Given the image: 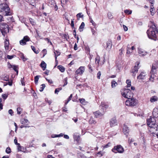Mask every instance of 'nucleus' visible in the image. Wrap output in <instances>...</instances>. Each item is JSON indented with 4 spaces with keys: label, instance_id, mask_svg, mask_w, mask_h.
Listing matches in <instances>:
<instances>
[{
    "label": "nucleus",
    "instance_id": "obj_45",
    "mask_svg": "<svg viewBox=\"0 0 158 158\" xmlns=\"http://www.w3.org/2000/svg\"><path fill=\"white\" fill-rule=\"evenodd\" d=\"M124 12L128 15H130L131 14L132 12L131 10H124Z\"/></svg>",
    "mask_w": 158,
    "mask_h": 158
},
{
    "label": "nucleus",
    "instance_id": "obj_31",
    "mask_svg": "<svg viewBox=\"0 0 158 158\" xmlns=\"http://www.w3.org/2000/svg\"><path fill=\"white\" fill-rule=\"evenodd\" d=\"M153 66L155 67V69H156L158 68V60L155 61V63L152 64V68H153Z\"/></svg>",
    "mask_w": 158,
    "mask_h": 158
},
{
    "label": "nucleus",
    "instance_id": "obj_40",
    "mask_svg": "<svg viewBox=\"0 0 158 158\" xmlns=\"http://www.w3.org/2000/svg\"><path fill=\"white\" fill-rule=\"evenodd\" d=\"M126 82L127 84V87H129L131 86V81L129 80H127L126 81Z\"/></svg>",
    "mask_w": 158,
    "mask_h": 158
},
{
    "label": "nucleus",
    "instance_id": "obj_18",
    "mask_svg": "<svg viewBox=\"0 0 158 158\" xmlns=\"http://www.w3.org/2000/svg\"><path fill=\"white\" fill-rule=\"evenodd\" d=\"M111 48V42L110 41H108L106 43V49L108 51L110 50Z\"/></svg>",
    "mask_w": 158,
    "mask_h": 158
},
{
    "label": "nucleus",
    "instance_id": "obj_11",
    "mask_svg": "<svg viewBox=\"0 0 158 158\" xmlns=\"http://www.w3.org/2000/svg\"><path fill=\"white\" fill-rule=\"evenodd\" d=\"M138 53L140 56H143L146 55L147 53V52L144 51L143 49L138 48Z\"/></svg>",
    "mask_w": 158,
    "mask_h": 158
},
{
    "label": "nucleus",
    "instance_id": "obj_28",
    "mask_svg": "<svg viewBox=\"0 0 158 158\" xmlns=\"http://www.w3.org/2000/svg\"><path fill=\"white\" fill-rule=\"evenodd\" d=\"M40 77V75H37L34 78V81L36 84H37L39 78Z\"/></svg>",
    "mask_w": 158,
    "mask_h": 158
},
{
    "label": "nucleus",
    "instance_id": "obj_47",
    "mask_svg": "<svg viewBox=\"0 0 158 158\" xmlns=\"http://www.w3.org/2000/svg\"><path fill=\"white\" fill-rule=\"evenodd\" d=\"M67 83H68V82H67V77H66L65 78H64V84L63 85V87L64 86H65L66 85H67Z\"/></svg>",
    "mask_w": 158,
    "mask_h": 158
},
{
    "label": "nucleus",
    "instance_id": "obj_44",
    "mask_svg": "<svg viewBox=\"0 0 158 158\" xmlns=\"http://www.w3.org/2000/svg\"><path fill=\"white\" fill-rule=\"evenodd\" d=\"M62 89V88H58L56 89L55 90V94H58V93Z\"/></svg>",
    "mask_w": 158,
    "mask_h": 158
},
{
    "label": "nucleus",
    "instance_id": "obj_9",
    "mask_svg": "<svg viewBox=\"0 0 158 158\" xmlns=\"http://www.w3.org/2000/svg\"><path fill=\"white\" fill-rule=\"evenodd\" d=\"M140 73L139 75L137 77V78L140 81H143L145 80L148 77V75L147 73L144 71H140Z\"/></svg>",
    "mask_w": 158,
    "mask_h": 158
},
{
    "label": "nucleus",
    "instance_id": "obj_50",
    "mask_svg": "<svg viewBox=\"0 0 158 158\" xmlns=\"http://www.w3.org/2000/svg\"><path fill=\"white\" fill-rule=\"evenodd\" d=\"M15 56V55H7V59H12L14 56Z\"/></svg>",
    "mask_w": 158,
    "mask_h": 158
},
{
    "label": "nucleus",
    "instance_id": "obj_53",
    "mask_svg": "<svg viewBox=\"0 0 158 158\" xmlns=\"http://www.w3.org/2000/svg\"><path fill=\"white\" fill-rule=\"evenodd\" d=\"M2 102V99L0 98V110L2 109H3V105L2 103H1Z\"/></svg>",
    "mask_w": 158,
    "mask_h": 158
},
{
    "label": "nucleus",
    "instance_id": "obj_4",
    "mask_svg": "<svg viewBox=\"0 0 158 158\" xmlns=\"http://www.w3.org/2000/svg\"><path fill=\"white\" fill-rule=\"evenodd\" d=\"M122 95L127 99L131 98L132 97V94L131 91L129 89H125L122 90Z\"/></svg>",
    "mask_w": 158,
    "mask_h": 158
},
{
    "label": "nucleus",
    "instance_id": "obj_58",
    "mask_svg": "<svg viewBox=\"0 0 158 158\" xmlns=\"http://www.w3.org/2000/svg\"><path fill=\"white\" fill-rule=\"evenodd\" d=\"M101 75V73L100 71H99L98 72L97 74V77L98 79H100V77Z\"/></svg>",
    "mask_w": 158,
    "mask_h": 158
},
{
    "label": "nucleus",
    "instance_id": "obj_21",
    "mask_svg": "<svg viewBox=\"0 0 158 158\" xmlns=\"http://www.w3.org/2000/svg\"><path fill=\"white\" fill-rule=\"evenodd\" d=\"M46 63L44 61H42L40 64V66L42 68L43 70H44L46 69Z\"/></svg>",
    "mask_w": 158,
    "mask_h": 158
},
{
    "label": "nucleus",
    "instance_id": "obj_25",
    "mask_svg": "<svg viewBox=\"0 0 158 158\" xmlns=\"http://www.w3.org/2000/svg\"><path fill=\"white\" fill-rule=\"evenodd\" d=\"M85 25L84 22H82L79 27V30L80 32H81L83 31V28H84L85 27Z\"/></svg>",
    "mask_w": 158,
    "mask_h": 158
},
{
    "label": "nucleus",
    "instance_id": "obj_1",
    "mask_svg": "<svg viewBox=\"0 0 158 158\" xmlns=\"http://www.w3.org/2000/svg\"><path fill=\"white\" fill-rule=\"evenodd\" d=\"M147 33L149 39L155 41L157 40V35L158 34V31L155 25H153L151 26L147 30Z\"/></svg>",
    "mask_w": 158,
    "mask_h": 158
},
{
    "label": "nucleus",
    "instance_id": "obj_16",
    "mask_svg": "<svg viewBox=\"0 0 158 158\" xmlns=\"http://www.w3.org/2000/svg\"><path fill=\"white\" fill-rule=\"evenodd\" d=\"M152 114L154 118L158 117V109L155 108L154 109L152 112Z\"/></svg>",
    "mask_w": 158,
    "mask_h": 158
},
{
    "label": "nucleus",
    "instance_id": "obj_52",
    "mask_svg": "<svg viewBox=\"0 0 158 158\" xmlns=\"http://www.w3.org/2000/svg\"><path fill=\"white\" fill-rule=\"evenodd\" d=\"M72 97V94H71L70 96L69 97V98L68 99V100L65 103V104H67L69 101L70 100Z\"/></svg>",
    "mask_w": 158,
    "mask_h": 158
},
{
    "label": "nucleus",
    "instance_id": "obj_12",
    "mask_svg": "<svg viewBox=\"0 0 158 158\" xmlns=\"http://www.w3.org/2000/svg\"><path fill=\"white\" fill-rule=\"evenodd\" d=\"M155 118L154 117L152 118L150 116L149 118L147 119V125L148 126H149V124H152L153 125L155 124L156 120Z\"/></svg>",
    "mask_w": 158,
    "mask_h": 158
},
{
    "label": "nucleus",
    "instance_id": "obj_59",
    "mask_svg": "<svg viewBox=\"0 0 158 158\" xmlns=\"http://www.w3.org/2000/svg\"><path fill=\"white\" fill-rule=\"evenodd\" d=\"M45 79H46L47 81L50 84H52L53 83V81L52 80L48 79H47L46 78H45Z\"/></svg>",
    "mask_w": 158,
    "mask_h": 158
},
{
    "label": "nucleus",
    "instance_id": "obj_17",
    "mask_svg": "<svg viewBox=\"0 0 158 158\" xmlns=\"http://www.w3.org/2000/svg\"><path fill=\"white\" fill-rule=\"evenodd\" d=\"M94 114L95 117V118H98L100 116H102L104 113L103 112V113H102L101 112H100L99 111H96L95 112H94Z\"/></svg>",
    "mask_w": 158,
    "mask_h": 158
},
{
    "label": "nucleus",
    "instance_id": "obj_5",
    "mask_svg": "<svg viewBox=\"0 0 158 158\" xmlns=\"http://www.w3.org/2000/svg\"><path fill=\"white\" fill-rule=\"evenodd\" d=\"M0 30L2 35L5 36V34L9 32L8 25L5 23H1Z\"/></svg>",
    "mask_w": 158,
    "mask_h": 158
},
{
    "label": "nucleus",
    "instance_id": "obj_60",
    "mask_svg": "<svg viewBox=\"0 0 158 158\" xmlns=\"http://www.w3.org/2000/svg\"><path fill=\"white\" fill-rule=\"evenodd\" d=\"M89 19L90 21V22L92 23V25H93L94 26H95V24L92 18L91 17H89Z\"/></svg>",
    "mask_w": 158,
    "mask_h": 158
},
{
    "label": "nucleus",
    "instance_id": "obj_10",
    "mask_svg": "<svg viewBox=\"0 0 158 158\" xmlns=\"http://www.w3.org/2000/svg\"><path fill=\"white\" fill-rule=\"evenodd\" d=\"M110 124L111 127L117 125V123L116 118H113L111 119L110 120Z\"/></svg>",
    "mask_w": 158,
    "mask_h": 158
},
{
    "label": "nucleus",
    "instance_id": "obj_2",
    "mask_svg": "<svg viewBox=\"0 0 158 158\" xmlns=\"http://www.w3.org/2000/svg\"><path fill=\"white\" fill-rule=\"evenodd\" d=\"M0 12L5 16L10 15L11 14L8 6L6 3L0 4Z\"/></svg>",
    "mask_w": 158,
    "mask_h": 158
},
{
    "label": "nucleus",
    "instance_id": "obj_63",
    "mask_svg": "<svg viewBox=\"0 0 158 158\" xmlns=\"http://www.w3.org/2000/svg\"><path fill=\"white\" fill-rule=\"evenodd\" d=\"M102 155V152L101 151L99 152L98 153V156L99 157H101Z\"/></svg>",
    "mask_w": 158,
    "mask_h": 158
},
{
    "label": "nucleus",
    "instance_id": "obj_24",
    "mask_svg": "<svg viewBox=\"0 0 158 158\" xmlns=\"http://www.w3.org/2000/svg\"><path fill=\"white\" fill-rule=\"evenodd\" d=\"M89 123L90 124H95L96 123V122L94 119L92 117H91L89 121Z\"/></svg>",
    "mask_w": 158,
    "mask_h": 158
},
{
    "label": "nucleus",
    "instance_id": "obj_23",
    "mask_svg": "<svg viewBox=\"0 0 158 158\" xmlns=\"http://www.w3.org/2000/svg\"><path fill=\"white\" fill-rule=\"evenodd\" d=\"M158 100V98L156 96H154L152 97L150 99V101L153 102L157 101Z\"/></svg>",
    "mask_w": 158,
    "mask_h": 158
},
{
    "label": "nucleus",
    "instance_id": "obj_51",
    "mask_svg": "<svg viewBox=\"0 0 158 158\" xmlns=\"http://www.w3.org/2000/svg\"><path fill=\"white\" fill-rule=\"evenodd\" d=\"M83 16V15H82L81 13H79L77 15V18H82Z\"/></svg>",
    "mask_w": 158,
    "mask_h": 158
},
{
    "label": "nucleus",
    "instance_id": "obj_33",
    "mask_svg": "<svg viewBox=\"0 0 158 158\" xmlns=\"http://www.w3.org/2000/svg\"><path fill=\"white\" fill-rule=\"evenodd\" d=\"M153 6V5L151 6H150L151 8L150 9V11L152 15H153L155 14V11H153V8H154Z\"/></svg>",
    "mask_w": 158,
    "mask_h": 158
},
{
    "label": "nucleus",
    "instance_id": "obj_56",
    "mask_svg": "<svg viewBox=\"0 0 158 158\" xmlns=\"http://www.w3.org/2000/svg\"><path fill=\"white\" fill-rule=\"evenodd\" d=\"M42 52L43 53V57H44L47 54V50L46 49H44L42 50Z\"/></svg>",
    "mask_w": 158,
    "mask_h": 158
},
{
    "label": "nucleus",
    "instance_id": "obj_27",
    "mask_svg": "<svg viewBox=\"0 0 158 158\" xmlns=\"http://www.w3.org/2000/svg\"><path fill=\"white\" fill-rule=\"evenodd\" d=\"M19 55H20V58L23 59V60L24 61H25L27 60V58H25L24 56V54L23 53H20L19 54Z\"/></svg>",
    "mask_w": 158,
    "mask_h": 158
},
{
    "label": "nucleus",
    "instance_id": "obj_57",
    "mask_svg": "<svg viewBox=\"0 0 158 158\" xmlns=\"http://www.w3.org/2000/svg\"><path fill=\"white\" fill-rule=\"evenodd\" d=\"M91 32L92 33V34L93 35H95L96 34V31L95 30L94 28H91Z\"/></svg>",
    "mask_w": 158,
    "mask_h": 158
},
{
    "label": "nucleus",
    "instance_id": "obj_26",
    "mask_svg": "<svg viewBox=\"0 0 158 158\" xmlns=\"http://www.w3.org/2000/svg\"><path fill=\"white\" fill-rule=\"evenodd\" d=\"M11 68L13 69L16 72L17 74L18 73V67L16 65H10Z\"/></svg>",
    "mask_w": 158,
    "mask_h": 158
},
{
    "label": "nucleus",
    "instance_id": "obj_48",
    "mask_svg": "<svg viewBox=\"0 0 158 158\" xmlns=\"http://www.w3.org/2000/svg\"><path fill=\"white\" fill-rule=\"evenodd\" d=\"M108 17L109 19H112L113 18V16L111 13L109 12L108 14Z\"/></svg>",
    "mask_w": 158,
    "mask_h": 158
},
{
    "label": "nucleus",
    "instance_id": "obj_32",
    "mask_svg": "<svg viewBox=\"0 0 158 158\" xmlns=\"http://www.w3.org/2000/svg\"><path fill=\"white\" fill-rule=\"evenodd\" d=\"M54 53L55 54V56L56 59H56L57 56L60 55V53L57 51H56V52H54Z\"/></svg>",
    "mask_w": 158,
    "mask_h": 158
},
{
    "label": "nucleus",
    "instance_id": "obj_30",
    "mask_svg": "<svg viewBox=\"0 0 158 158\" xmlns=\"http://www.w3.org/2000/svg\"><path fill=\"white\" fill-rule=\"evenodd\" d=\"M57 68L62 72H64L65 71V68L61 65L58 66Z\"/></svg>",
    "mask_w": 158,
    "mask_h": 158
},
{
    "label": "nucleus",
    "instance_id": "obj_49",
    "mask_svg": "<svg viewBox=\"0 0 158 158\" xmlns=\"http://www.w3.org/2000/svg\"><path fill=\"white\" fill-rule=\"evenodd\" d=\"M6 152L8 154L10 153L11 152V149L10 148L7 147L6 149Z\"/></svg>",
    "mask_w": 158,
    "mask_h": 158
},
{
    "label": "nucleus",
    "instance_id": "obj_15",
    "mask_svg": "<svg viewBox=\"0 0 158 158\" xmlns=\"http://www.w3.org/2000/svg\"><path fill=\"white\" fill-rule=\"evenodd\" d=\"M156 74V69H155V67L153 66V68H152L150 72V76H152V77L154 78L155 74Z\"/></svg>",
    "mask_w": 158,
    "mask_h": 158
},
{
    "label": "nucleus",
    "instance_id": "obj_43",
    "mask_svg": "<svg viewBox=\"0 0 158 158\" xmlns=\"http://www.w3.org/2000/svg\"><path fill=\"white\" fill-rule=\"evenodd\" d=\"M41 85L42 86V87L40 88V92H42L43 91L44 88H45V85L44 84H42Z\"/></svg>",
    "mask_w": 158,
    "mask_h": 158
},
{
    "label": "nucleus",
    "instance_id": "obj_34",
    "mask_svg": "<svg viewBox=\"0 0 158 158\" xmlns=\"http://www.w3.org/2000/svg\"><path fill=\"white\" fill-rule=\"evenodd\" d=\"M2 77L3 78V79L5 81H7L9 80V76L7 75H3Z\"/></svg>",
    "mask_w": 158,
    "mask_h": 158
},
{
    "label": "nucleus",
    "instance_id": "obj_54",
    "mask_svg": "<svg viewBox=\"0 0 158 158\" xmlns=\"http://www.w3.org/2000/svg\"><path fill=\"white\" fill-rule=\"evenodd\" d=\"M132 51H131L130 48H129L127 47V54H130V53Z\"/></svg>",
    "mask_w": 158,
    "mask_h": 158
},
{
    "label": "nucleus",
    "instance_id": "obj_13",
    "mask_svg": "<svg viewBox=\"0 0 158 158\" xmlns=\"http://www.w3.org/2000/svg\"><path fill=\"white\" fill-rule=\"evenodd\" d=\"M84 71V67L83 66H81L76 70V73L77 74L81 75L83 73Z\"/></svg>",
    "mask_w": 158,
    "mask_h": 158
},
{
    "label": "nucleus",
    "instance_id": "obj_37",
    "mask_svg": "<svg viewBox=\"0 0 158 158\" xmlns=\"http://www.w3.org/2000/svg\"><path fill=\"white\" fill-rule=\"evenodd\" d=\"M26 42L23 39L22 40H21L19 41L20 44L22 45H24L26 44Z\"/></svg>",
    "mask_w": 158,
    "mask_h": 158
},
{
    "label": "nucleus",
    "instance_id": "obj_22",
    "mask_svg": "<svg viewBox=\"0 0 158 158\" xmlns=\"http://www.w3.org/2000/svg\"><path fill=\"white\" fill-rule=\"evenodd\" d=\"M9 41L7 40H6L5 42L4 47L6 50V51H8L9 50Z\"/></svg>",
    "mask_w": 158,
    "mask_h": 158
},
{
    "label": "nucleus",
    "instance_id": "obj_55",
    "mask_svg": "<svg viewBox=\"0 0 158 158\" xmlns=\"http://www.w3.org/2000/svg\"><path fill=\"white\" fill-rule=\"evenodd\" d=\"M29 20L31 23L32 25H34L35 24V23L34 22L32 19L30 18L29 19Z\"/></svg>",
    "mask_w": 158,
    "mask_h": 158
},
{
    "label": "nucleus",
    "instance_id": "obj_7",
    "mask_svg": "<svg viewBox=\"0 0 158 158\" xmlns=\"http://www.w3.org/2000/svg\"><path fill=\"white\" fill-rule=\"evenodd\" d=\"M137 103V100L134 98H131L127 99L126 101V105L127 106H134Z\"/></svg>",
    "mask_w": 158,
    "mask_h": 158
},
{
    "label": "nucleus",
    "instance_id": "obj_6",
    "mask_svg": "<svg viewBox=\"0 0 158 158\" xmlns=\"http://www.w3.org/2000/svg\"><path fill=\"white\" fill-rule=\"evenodd\" d=\"M112 151L115 153H122L123 152L124 150L122 146L119 145L114 146L112 149Z\"/></svg>",
    "mask_w": 158,
    "mask_h": 158
},
{
    "label": "nucleus",
    "instance_id": "obj_62",
    "mask_svg": "<svg viewBox=\"0 0 158 158\" xmlns=\"http://www.w3.org/2000/svg\"><path fill=\"white\" fill-rule=\"evenodd\" d=\"M154 77H152V76H150L149 81H151L152 82H153L154 81Z\"/></svg>",
    "mask_w": 158,
    "mask_h": 158
},
{
    "label": "nucleus",
    "instance_id": "obj_64",
    "mask_svg": "<svg viewBox=\"0 0 158 158\" xmlns=\"http://www.w3.org/2000/svg\"><path fill=\"white\" fill-rule=\"evenodd\" d=\"M9 113L11 115H13V110L11 109H10L8 111Z\"/></svg>",
    "mask_w": 158,
    "mask_h": 158
},
{
    "label": "nucleus",
    "instance_id": "obj_35",
    "mask_svg": "<svg viewBox=\"0 0 158 158\" xmlns=\"http://www.w3.org/2000/svg\"><path fill=\"white\" fill-rule=\"evenodd\" d=\"M23 109L20 107H18L17 109V114H21L22 112Z\"/></svg>",
    "mask_w": 158,
    "mask_h": 158
},
{
    "label": "nucleus",
    "instance_id": "obj_46",
    "mask_svg": "<svg viewBox=\"0 0 158 158\" xmlns=\"http://www.w3.org/2000/svg\"><path fill=\"white\" fill-rule=\"evenodd\" d=\"M134 141V140L132 138H129L128 139V142L130 144L131 143L133 142Z\"/></svg>",
    "mask_w": 158,
    "mask_h": 158
},
{
    "label": "nucleus",
    "instance_id": "obj_29",
    "mask_svg": "<svg viewBox=\"0 0 158 158\" xmlns=\"http://www.w3.org/2000/svg\"><path fill=\"white\" fill-rule=\"evenodd\" d=\"M64 135L63 133H61L59 135H52V137L53 138L55 137H59L61 136H62Z\"/></svg>",
    "mask_w": 158,
    "mask_h": 158
},
{
    "label": "nucleus",
    "instance_id": "obj_14",
    "mask_svg": "<svg viewBox=\"0 0 158 158\" xmlns=\"http://www.w3.org/2000/svg\"><path fill=\"white\" fill-rule=\"evenodd\" d=\"M129 131V130L128 127L124 124L123 128V132L127 136L128 135Z\"/></svg>",
    "mask_w": 158,
    "mask_h": 158
},
{
    "label": "nucleus",
    "instance_id": "obj_41",
    "mask_svg": "<svg viewBox=\"0 0 158 158\" xmlns=\"http://www.w3.org/2000/svg\"><path fill=\"white\" fill-rule=\"evenodd\" d=\"M79 101L82 104L85 105V99H79Z\"/></svg>",
    "mask_w": 158,
    "mask_h": 158
},
{
    "label": "nucleus",
    "instance_id": "obj_39",
    "mask_svg": "<svg viewBox=\"0 0 158 158\" xmlns=\"http://www.w3.org/2000/svg\"><path fill=\"white\" fill-rule=\"evenodd\" d=\"M117 85V83L115 81H113L111 82V86L112 88H114Z\"/></svg>",
    "mask_w": 158,
    "mask_h": 158
},
{
    "label": "nucleus",
    "instance_id": "obj_38",
    "mask_svg": "<svg viewBox=\"0 0 158 158\" xmlns=\"http://www.w3.org/2000/svg\"><path fill=\"white\" fill-rule=\"evenodd\" d=\"M31 48L32 50L34 51V52L36 54H37L39 53V51L38 50L36 51L35 47L33 46H31Z\"/></svg>",
    "mask_w": 158,
    "mask_h": 158
},
{
    "label": "nucleus",
    "instance_id": "obj_42",
    "mask_svg": "<svg viewBox=\"0 0 158 158\" xmlns=\"http://www.w3.org/2000/svg\"><path fill=\"white\" fill-rule=\"evenodd\" d=\"M8 94H3L2 95V97L4 100H5L8 97Z\"/></svg>",
    "mask_w": 158,
    "mask_h": 158
},
{
    "label": "nucleus",
    "instance_id": "obj_8",
    "mask_svg": "<svg viewBox=\"0 0 158 158\" xmlns=\"http://www.w3.org/2000/svg\"><path fill=\"white\" fill-rule=\"evenodd\" d=\"M139 62H136L135 63V65L131 70V72L132 73V76L133 77L135 76L136 74L138 72L139 69L140 67L139 65Z\"/></svg>",
    "mask_w": 158,
    "mask_h": 158
},
{
    "label": "nucleus",
    "instance_id": "obj_19",
    "mask_svg": "<svg viewBox=\"0 0 158 158\" xmlns=\"http://www.w3.org/2000/svg\"><path fill=\"white\" fill-rule=\"evenodd\" d=\"M21 123L27 126L29 124V122L27 119L23 118L21 120Z\"/></svg>",
    "mask_w": 158,
    "mask_h": 158
},
{
    "label": "nucleus",
    "instance_id": "obj_61",
    "mask_svg": "<svg viewBox=\"0 0 158 158\" xmlns=\"http://www.w3.org/2000/svg\"><path fill=\"white\" fill-rule=\"evenodd\" d=\"M71 26L73 28H74V21H73V19H72L71 21Z\"/></svg>",
    "mask_w": 158,
    "mask_h": 158
},
{
    "label": "nucleus",
    "instance_id": "obj_20",
    "mask_svg": "<svg viewBox=\"0 0 158 158\" xmlns=\"http://www.w3.org/2000/svg\"><path fill=\"white\" fill-rule=\"evenodd\" d=\"M48 5L51 7H53L55 5L54 0H49L48 2Z\"/></svg>",
    "mask_w": 158,
    "mask_h": 158
},
{
    "label": "nucleus",
    "instance_id": "obj_3",
    "mask_svg": "<svg viewBox=\"0 0 158 158\" xmlns=\"http://www.w3.org/2000/svg\"><path fill=\"white\" fill-rule=\"evenodd\" d=\"M148 130L150 133L152 134H155L157 136H158V125L156 124H149L148 126Z\"/></svg>",
    "mask_w": 158,
    "mask_h": 158
},
{
    "label": "nucleus",
    "instance_id": "obj_36",
    "mask_svg": "<svg viewBox=\"0 0 158 158\" xmlns=\"http://www.w3.org/2000/svg\"><path fill=\"white\" fill-rule=\"evenodd\" d=\"M23 39V40L26 42L29 41L30 40V38L27 36H24Z\"/></svg>",
    "mask_w": 158,
    "mask_h": 158
}]
</instances>
